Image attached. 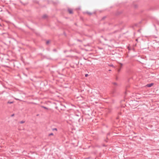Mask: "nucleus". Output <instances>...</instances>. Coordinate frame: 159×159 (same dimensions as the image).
Returning <instances> with one entry per match:
<instances>
[{
    "mask_svg": "<svg viewBox=\"0 0 159 159\" xmlns=\"http://www.w3.org/2000/svg\"><path fill=\"white\" fill-rule=\"evenodd\" d=\"M48 43H49V42H48V41H47V44H48Z\"/></svg>",
    "mask_w": 159,
    "mask_h": 159,
    "instance_id": "423d86ee",
    "label": "nucleus"
},
{
    "mask_svg": "<svg viewBox=\"0 0 159 159\" xmlns=\"http://www.w3.org/2000/svg\"><path fill=\"white\" fill-rule=\"evenodd\" d=\"M24 121H21L20 122V123H24Z\"/></svg>",
    "mask_w": 159,
    "mask_h": 159,
    "instance_id": "20e7f679",
    "label": "nucleus"
},
{
    "mask_svg": "<svg viewBox=\"0 0 159 159\" xmlns=\"http://www.w3.org/2000/svg\"><path fill=\"white\" fill-rule=\"evenodd\" d=\"M113 84L114 85H117V84L116 83H113Z\"/></svg>",
    "mask_w": 159,
    "mask_h": 159,
    "instance_id": "7ed1b4c3",
    "label": "nucleus"
},
{
    "mask_svg": "<svg viewBox=\"0 0 159 159\" xmlns=\"http://www.w3.org/2000/svg\"><path fill=\"white\" fill-rule=\"evenodd\" d=\"M88 76V74H86L85 75V76L86 77H87Z\"/></svg>",
    "mask_w": 159,
    "mask_h": 159,
    "instance_id": "39448f33",
    "label": "nucleus"
},
{
    "mask_svg": "<svg viewBox=\"0 0 159 159\" xmlns=\"http://www.w3.org/2000/svg\"><path fill=\"white\" fill-rule=\"evenodd\" d=\"M14 115L13 114V115H12V116H14Z\"/></svg>",
    "mask_w": 159,
    "mask_h": 159,
    "instance_id": "6e6552de",
    "label": "nucleus"
},
{
    "mask_svg": "<svg viewBox=\"0 0 159 159\" xmlns=\"http://www.w3.org/2000/svg\"><path fill=\"white\" fill-rule=\"evenodd\" d=\"M68 11L70 13H72V10L71 9H69Z\"/></svg>",
    "mask_w": 159,
    "mask_h": 159,
    "instance_id": "f03ea898",
    "label": "nucleus"
},
{
    "mask_svg": "<svg viewBox=\"0 0 159 159\" xmlns=\"http://www.w3.org/2000/svg\"><path fill=\"white\" fill-rule=\"evenodd\" d=\"M50 135H53V134H50Z\"/></svg>",
    "mask_w": 159,
    "mask_h": 159,
    "instance_id": "0eeeda50",
    "label": "nucleus"
},
{
    "mask_svg": "<svg viewBox=\"0 0 159 159\" xmlns=\"http://www.w3.org/2000/svg\"><path fill=\"white\" fill-rule=\"evenodd\" d=\"M153 85V84L151 83L150 84H148L146 86L148 87H151Z\"/></svg>",
    "mask_w": 159,
    "mask_h": 159,
    "instance_id": "f257e3e1",
    "label": "nucleus"
}]
</instances>
